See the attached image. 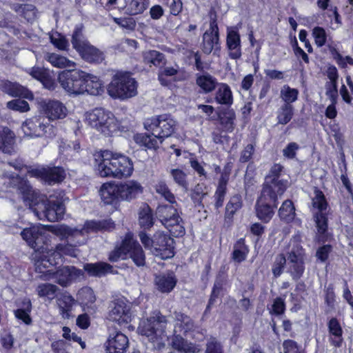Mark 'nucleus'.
I'll return each instance as SVG.
<instances>
[{
	"mask_svg": "<svg viewBox=\"0 0 353 353\" xmlns=\"http://www.w3.org/2000/svg\"><path fill=\"white\" fill-rule=\"evenodd\" d=\"M99 194L103 202L107 205L117 204L120 200L117 183H103L99 190Z\"/></svg>",
	"mask_w": 353,
	"mask_h": 353,
	"instance_id": "obj_26",
	"label": "nucleus"
},
{
	"mask_svg": "<svg viewBox=\"0 0 353 353\" xmlns=\"http://www.w3.org/2000/svg\"><path fill=\"white\" fill-rule=\"evenodd\" d=\"M58 288L51 283H42L37 287L38 295L41 297H47L53 299L55 297Z\"/></svg>",
	"mask_w": 353,
	"mask_h": 353,
	"instance_id": "obj_53",
	"label": "nucleus"
},
{
	"mask_svg": "<svg viewBox=\"0 0 353 353\" xmlns=\"http://www.w3.org/2000/svg\"><path fill=\"white\" fill-rule=\"evenodd\" d=\"M283 167L280 164H274L270 169L269 174L265 176L262 190L283 194L289 182L281 177Z\"/></svg>",
	"mask_w": 353,
	"mask_h": 353,
	"instance_id": "obj_16",
	"label": "nucleus"
},
{
	"mask_svg": "<svg viewBox=\"0 0 353 353\" xmlns=\"http://www.w3.org/2000/svg\"><path fill=\"white\" fill-rule=\"evenodd\" d=\"M306 254L305 250L299 244L294 245L288 253V272L294 281H298L305 272Z\"/></svg>",
	"mask_w": 353,
	"mask_h": 353,
	"instance_id": "obj_15",
	"label": "nucleus"
},
{
	"mask_svg": "<svg viewBox=\"0 0 353 353\" xmlns=\"http://www.w3.org/2000/svg\"><path fill=\"white\" fill-rule=\"evenodd\" d=\"M86 72L80 70H65L59 74L58 80L61 88L70 96L84 94Z\"/></svg>",
	"mask_w": 353,
	"mask_h": 353,
	"instance_id": "obj_9",
	"label": "nucleus"
},
{
	"mask_svg": "<svg viewBox=\"0 0 353 353\" xmlns=\"http://www.w3.org/2000/svg\"><path fill=\"white\" fill-rule=\"evenodd\" d=\"M109 95L114 99H125L137 94V81L127 72H117L108 85Z\"/></svg>",
	"mask_w": 353,
	"mask_h": 353,
	"instance_id": "obj_6",
	"label": "nucleus"
},
{
	"mask_svg": "<svg viewBox=\"0 0 353 353\" xmlns=\"http://www.w3.org/2000/svg\"><path fill=\"white\" fill-rule=\"evenodd\" d=\"M227 46L230 50L229 56L232 59L241 57L240 36L236 31L231 30L227 35Z\"/></svg>",
	"mask_w": 353,
	"mask_h": 353,
	"instance_id": "obj_30",
	"label": "nucleus"
},
{
	"mask_svg": "<svg viewBox=\"0 0 353 353\" xmlns=\"http://www.w3.org/2000/svg\"><path fill=\"white\" fill-rule=\"evenodd\" d=\"M109 319L119 324L127 323L130 321V307L126 301L118 299L110 305Z\"/></svg>",
	"mask_w": 353,
	"mask_h": 353,
	"instance_id": "obj_19",
	"label": "nucleus"
},
{
	"mask_svg": "<svg viewBox=\"0 0 353 353\" xmlns=\"http://www.w3.org/2000/svg\"><path fill=\"white\" fill-rule=\"evenodd\" d=\"M74 301V300L71 296H64L61 300H59V312L63 319H70V311Z\"/></svg>",
	"mask_w": 353,
	"mask_h": 353,
	"instance_id": "obj_48",
	"label": "nucleus"
},
{
	"mask_svg": "<svg viewBox=\"0 0 353 353\" xmlns=\"http://www.w3.org/2000/svg\"><path fill=\"white\" fill-rule=\"evenodd\" d=\"M21 235L22 238L34 249V253L32 255V259L35 265V255L46 254V252L51 249L48 248L47 240L48 232L46 227L43 225H34L29 228L24 229Z\"/></svg>",
	"mask_w": 353,
	"mask_h": 353,
	"instance_id": "obj_10",
	"label": "nucleus"
},
{
	"mask_svg": "<svg viewBox=\"0 0 353 353\" xmlns=\"http://www.w3.org/2000/svg\"><path fill=\"white\" fill-rule=\"evenodd\" d=\"M30 176L41 178L48 185L62 181L65 176L64 170L61 167H48L34 168L28 171Z\"/></svg>",
	"mask_w": 353,
	"mask_h": 353,
	"instance_id": "obj_18",
	"label": "nucleus"
},
{
	"mask_svg": "<svg viewBox=\"0 0 353 353\" xmlns=\"http://www.w3.org/2000/svg\"><path fill=\"white\" fill-rule=\"evenodd\" d=\"M328 330L331 337L332 345L336 347H340L342 343L343 330L339 321L336 318H332L328 322Z\"/></svg>",
	"mask_w": 353,
	"mask_h": 353,
	"instance_id": "obj_38",
	"label": "nucleus"
},
{
	"mask_svg": "<svg viewBox=\"0 0 353 353\" xmlns=\"http://www.w3.org/2000/svg\"><path fill=\"white\" fill-rule=\"evenodd\" d=\"M46 268L45 274L46 279H52L61 286H67L70 283L72 279L77 278L81 274V270L74 266H63L57 271L53 272L52 269Z\"/></svg>",
	"mask_w": 353,
	"mask_h": 353,
	"instance_id": "obj_17",
	"label": "nucleus"
},
{
	"mask_svg": "<svg viewBox=\"0 0 353 353\" xmlns=\"http://www.w3.org/2000/svg\"><path fill=\"white\" fill-rule=\"evenodd\" d=\"M285 303L284 299L281 297H277L274 300L272 307L270 310V313L271 314L279 316L283 314L285 312Z\"/></svg>",
	"mask_w": 353,
	"mask_h": 353,
	"instance_id": "obj_63",
	"label": "nucleus"
},
{
	"mask_svg": "<svg viewBox=\"0 0 353 353\" xmlns=\"http://www.w3.org/2000/svg\"><path fill=\"white\" fill-rule=\"evenodd\" d=\"M128 339L119 331L110 333L105 343L107 353H125L128 348Z\"/></svg>",
	"mask_w": 353,
	"mask_h": 353,
	"instance_id": "obj_21",
	"label": "nucleus"
},
{
	"mask_svg": "<svg viewBox=\"0 0 353 353\" xmlns=\"http://www.w3.org/2000/svg\"><path fill=\"white\" fill-rule=\"evenodd\" d=\"M144 125L147 130L152 132V135L138 134L134 136V141L148 149L156 150L159 143L173 134L176 121L170 114H165L148 119Z\"/></svg>",
	"mask_w": 353,
	"mask_h": 353,
	"instance_id": "obj_3",
	"label": "nucleus"
},
{
	"mask_svg": "<svg viewBox=\"0 0 353 353\" xmlns=\"http://www.w3.org/2000/svg\"><path fill=\"white\" fill-rule=\"evenodd\" d=\"M168 320L161 313L142 320L139 323V331L141 335L147 336L152 342H158L165 336Z\"/></svg>",
	"mask_w": 353,
	"mask_h": 353,
	"instance_id": "obj_12",
	"label": "nucleus"
},
{
	"mask_svg": "<svg viewBox=\"0 0 353 353\" xmlns=\"http://www.w3.org/2000/svg\"><path fill=\"white\" fill-rule=\"evenodd\" d=\"M176 206L173 204L159 205L156 210V216L172 236L179 237L185 234V228Z\"/></svg>",
	"mask_w": 353,
	"mask_h": 353,
	"instance_id": "obj_7",
	"label": "nucleus"
},
{
	"mask_svg": "<svg viewBox=\"0 0 353 353\" xmlns=\"http://www.w3.org/2000/svg\"><path fill=\"white\" fill-rule=\"evenodd\" d=\"M202 50L206 54H210L213 50L214 53L220 50L219 28L215 19L211 20L209 30L203 34Z\"/></svg>",
	"mask_w": 353,
	"mask_h": 353,
	"instance_id": "obj_20",
	"label": "nucleus"
},
{
	"mask_svg": "<svg viewBox=\"0 0 353 353\" xmlns=\"http://www.w3.org/2000/svg\"><path fill=\"white\" fill-rule=\"evenodd\" d=\"M154 281L157 289L163 293L170 292L177 283V279L172 272L157 275Z\"/></svg>",
	"mask_w": 353,
	"mask_h": 353,
	"instance_id": "obj_27",
	"label": "nucleus"
},
{
	"mask_svg": "<svg viewBox=\"0 0 353 353\" xmlns=\"http://www.w3.org/2000/svg\"><path fill=\"white\" fill-rule=\"evenodd\" d=\"M45 59L50 62L53 66L63 68H70L74 66V63L66 57L61 56L56 53H47L45 57Z\"/></svg>",
	"mask_w": 353,
	"mask_h": 353,
	"instance_id": "obj_41",
	"label": "nucleus"
},
{
	"mask_svg": "<svg viewBox=\"0 0 353 353\" xmlns=\"http://www.w3.org/2000/svg\"><path fill=\"white\" fill-rule=\"evenodd\" d=\"M248 252L249 249L245 243V239L241 238L234 244L231 258L234 261L240 263L246 259Z\"/></svg>",
	"mask_w": 353,
	"mask_h": 353,
	"instance_id": "obj_39",
	"label": "nucleus"
},
{
	"mask_svg": "<svg viewBox=\"0 0 353 353\" xmlns=\"http://www.w3.org/2000/svg\"><path fill=\"white\" fill-rule=\"evenodd\" d=\"M15 135L8 127L0 125V150L11 154L14 150Z\"/></svg>",
	"mask_w": 353,
	"mask_h": 353,
	"instance_id": "obj_28",
	"label": "nucleus"
},
{
	"mask_svg": "<svg viewBox=\"0 0 353 353\" xmlns=\"http://www.w3.org/2000/svg\"><path fill=\"white\" fill-rule=\"evenodd\" d=\"M85 79L84 93L88 92L91 95H99L103 92L101 81L97 77L86 72Z\"/></svg>",
	"mask_w": 353,
	"mask_h": 353,
	"instance_id": "obj_35",
	"label": "nucleus"
},
{
	"mask_svg": "<svg viewBox=\"0 0 353 353\" xmlns=\"http://www.w3.org/2000/svg\"><path fill=\"white\" fill-rule=\"evenodd\" d=\"M80 150V143L78 141H61L59 145V150L62 153L70 154L72 152H78Z\"/></svg>",
	"mask_w": 353,
	"mask_h": 353,
	"instance_id": "obj_61",
	"label": "nucleus"
},
{
	"mask_svg": "<svg viewBox=\"0 0 353 353\" xmlns=\"http://www.w3.org/2000/svg\"><path fill=\"white\" fill-rule=\"evenodd\" d=\"M171 316L174 321V333L185 334L194 329V321L187 314L180 311H174Z\"/></svg>",
	"mask_w": 353,
	"mask_h": 353,
	"instance_id": "obj_25",
	"label": "nucleus"
},
{
	"mask_svg": "<svg viewBox=\"0 0 353 353\" xmlns=\"http://www.w3.org/2000/svg\"><path fill=\"white\" fill-rule=\"evenodd\" d=\"M286 263L287 259L284 254H281L276 256L272 268V274L274 277L277 278L281 276Z\"/></svg>",
	"mask_w": 353,
	"mask_h": 353,
	"instance_id": "obj_58",
	"label": "nucleus"
},
{
	"mask_svg": "<svg viewBox=\"0 0 353 353\" xmlns=\"http://www.w3.org/2000/svg\"><path fill=\"white\" fill-rule=\"evenodd\" d=\"M235 117V113L232 110H226L218 114L221 125L228 132L233 131Z\"/></svg>",
	"mask_w": 353,
	"mask_h": 353,
	"instance_id": "obj_46",
	"label": "nucleus"
},
{
	"mask_svg": "<svg viewBox=\"0 0 353 353\" xmlns=\"http://www.w3.org/2000/svg\"><path fill=\"white\" fill-rule=\"evenodd\" d=\"M279 216L280 219L286 222L292 221L295 217V208L292 201L285 200L279 209Z\"/></svg>",
	"mask_w": 353,
	"mask_h": 353,
	"instance_id": "obj_40",
	"label": "nucleus"
},
{
	"mask_svg": "<svg viewBox=\"0 0 353 353\" xmlns=\"http://www.w3.org/2000/svg\"><path fill=\"white\" fill-rule=\"evenodd\" d=\"M78 299L83 305L89 306L94 303L96 301V297L93 290L90 288H83L78 292Z\"/></svg>",
	"mask_w": 353,
	"mask_h": 353,
	"instance_id": "obj_52",
	"label": "nucleus"
},
{
	"mask_svg": "<svg viewBox=\"0 0 353 353\" xmlns=\"http://www.w3.org/2000/svg\"><path fill=\"white\" fill-rule=\"evenodd\" d=\"M283 194L261 190L256 203L257 217L264 223H268L273 217L277 208L278 199Z\"/></svg>",
	"mask_w": 353,
	"mask_h": 353,
	"instance_id": "obj_13",
	"label": "nucleus"
},
{
	"mask_svg": "<svg viewBox=\"0 0 353 353\" xmlns=\"http://www.w3.org/2000/svg\"><path fill=\"white\" fill-rule=\"evenodd\" d=\"M214 100L221 105H231L233 97L229 85L225 83H219L215 89Z\"/></svg>",
	"mask_w": 353,
	"mask_h": 353,
	"instance_id": "obj_29",
	"label": "nucleus"
},
{
	"mask_svg": "<svg viewBox=\"0 0 353 353\" xmlns=\"http://www.w3.org/2000/svg\"><path fill=\"white\" fill-rule=\"evenodd\" d=\"M313 207L319 210V212H323L326 210L327 203L323 192L316 189L314 190V196L312 199Z\"/></svg>",
	"mask_w": 353,
	"mask_h": 353,
	"instance_id": "obj_55",
	"label": "nucleus"
},
{
	"mask_svg": "<svg viewBox=\"0 0 353 353\" xmlns=\"http://www.w3.org/2000/svg\"><path fill=\"white\" fill-rule=\"evenodd\" d=\"M228 176L222 174L219 179V184L214 194V207L216 210H219L223 205L225 196L227 192V184Z\"/></svg>",
	"mask_w": 353,
	"mask_h": 353,
	"instance_id": "obj_36",
	"label": "nucleus"
},
{
	"mask_svg": "<svg viewBox=\"0 0 353 353\" xmlns=\"http://www.w3.org/2000/svg\"><path fill=\"white\" fill-rule=\"evenodd\" d=\"M97 170L102 177L121 179L130 176L134 170L132 160L120 153L103 151Z\"/></svg>",
	"mask_w": 353,
	"mask_h": 353,
	"instance_id": "obj_4",
	"label": "nucleus"
},
{
	"mask_svg": "<svg viewBox=\"0 0 353 353\" xmlns=\"http://www.w3.org/2000/svg\"><path fill=\"white\" fill-rule=\"evenodd\" d=\"M148 4V0H131L127 12L130 15L142 13L147 8Z\"/></svg>",
	"mask_w": 353,
	"mask_h": 353,
	"instance_id": "obj_54",
	"label": "nucleus"
},
{
	"mask_svg": "<svg viewBox=\"0 0 353 353\" xmlns=\"http://www.w3.org/2000/svg\"><path fill=\"white\" fill-rule=\"evenodd\" d=\"M84 270L90 276L101 277L112 272V266L105 262L86 263L84 265Z\"/></svg>",
	"mask_w": 353,
	"mask_h": 353,
	"instance_id": "obj_32",
	"label": "nucleus"
},
{
	"mask_svg": "<svg viewBox=\"0 0 353 353\" xmlns=\"http://www.w3.org/2000/svg\"><path fill=\"white\" fill-rule=\"evenodd\" d=\"M124 249L128 255L138 267H143L145 264V255L142 247L133 239L125 237L124 239Z\"/></svg>",
	"mask_w": 353,
	"mask_h": 353,
	"instance_id": "obj_23",
	"label": "nucleus"
},
{
	"mask_svg": "<svg viewBox=\"0 0 353 353\" xmlns=\"http://www.w3.org/2000/svg\"><path fill=\"white\" fill-rule=\"evenodd\" d=\"M139 236L145 248L149 250L154 256L161 259L174 256V241L169 235L158 231L151 238L145 232L141 231Z\"/></svg>",
	"mask_w": 353,
	"mask_h": 353,
	"instance_id": "obj_5",
	"label": "nucleus"
},
{
	"mask_svg": "<svg viewBox=\"0 0 353 353\" xmlns=\"http://www.w3.org/2000/svg\"><path fill=\"white\" fill-rule=\"evenodd\" d=\"M7 107L9 109L25 112L30 110L29 104L27 101L22 99H14L7 103Z\"/></svg>",
	"mask_w": 353,
	"mask_h": 353,
	"instance_id": "obj_60",
	"label": "nucleus"
},
{
	"mask_svg": "<svg viewBox=\"0 0 353 353\" xmlns=\"http://www.w3.org/2000/svg\"><path fill=\"white\" fill-rule=\"evenodd\" d=\"M143 59L145 63L153 65L156 67L165 65L166 59L162 52L155 50H149L143 52Z\"/></svg>",
	"mask_w": 353,
	"mask_h": 353,
	"instance_id": "obj_37",
	"label": "nucleus"
},
{
	"mask_svg": "<svg viewBox=\"0 0 353 353\" xmlns=\"http://www.w3.org/2000/svg\"><path fill=\"white\" fill-rule=\"evenodd\" d=\"M43 112L46 118L50 121L64 119L68 114V110L65 105L57 100H50L43 105Z\"/></svg>",
	"mask_w": 353,
	"mask_h": 353,
	"instance_id": "obj_24",
	"label": "nucleus"
},
{
	"mask_svg": "<svg viewBox=\"0 0 353 353\" xmlns=\"http://www.w3.org/2000/svg\"><path fill=\"white\" fill-rule=\"evenodd\" d=\"M119 198L121 201H131L135 199L143 192V187L141 183L134 180H128L125 182L117 183Z\"/></svg>",
	"mask_w": 353,
	"mask_h": 353,
	"instance_id": "obj_22",
	"label": "nucleus"
},
{
	"mask_svg": "<svg viewBox=\"0 0 353 353\" xmlns=\"http://www.w3.org/2000/svg\"><path fill=\"white\" fill-rule=\"evenodd\" d=\"M178 73V70L173 67H165L159 70L158 79L160 83L163 86H168L170 84V81L167 79L168 77H173Z\"/></svg>",
	"mask_w": 353,
	"mask_h": 353,
	"instance_id": "obj_56",
	"label": "nucleus"
},
{
	"mask_svg": "<svg viewBox=\"0 0 353 353\" xmlns=\"http://www.w3.org/2000/svg\"><path fill=\"white\" fill-rule=\"evenodd\" d=\"M4 91L12 97H22L30 100L34 99L33 94L31 91L17 83H6Z\"/></svg>",
	"mask_w": 353,
	"mask_h": 353,
	"instance_id": "obj_33",
	"label": "nucleus"
},
{
	"mask_svg": "<svg viewBox=\"0 0 353 353\" xmlns=\"http://www.w3.org/2000/svg\"><path fill=\"white\" fill-rule=\"evenodd\" d=\"M196 84L204 92L208 93L215 90L219 83L214 77L209 74H205L196 78Z\"/></svg>",
	"mask_w": 353,
	"mask_h": 353,
	"instance_id": "obj_44",
	"label": "nucleus"
},
{
	"mask_svg": "<svg viewBox=\"0 0 353 353\" xmlns=\"http://www.w3.org/2000/svg\"><path fill=\"white\" fill-rule=\"evenodd\" d=\"M139 221L141 228L149 229L154 225L152 210L147 204L141 207L139 212Z\"/></svg>",
	"mask_w": 353,
	"mask_h": 353,
	"instance_id": "obj_42",
	"label": "nucleus"
},
{
	"mask_svg": "<svg viewBox=\"0 0 353 353\" xmlns=\"http://www.w3.org/2000/svg\"><path fill=\"white\" fill-rule=\"evenodd\" d=\"M14 10L21 14L24 18L28 21L32 19L35 17V7L28 4H16L13 7Z\"/></svg>",
	"mask_w": 353,
	"mask_h": 353,
	"instance_id": "obj_57",
	"label": "nucleus"
},
{
	"mask_svg": "<svg viewBox=\"0 0 353 353\" xmlns=\"http://www.w3.org/2000/svg\"><path fill=\"white\" fill-rule=\"evenodd\" d=\"M170 174L172 177L175 183H176L179 187L188 190V183L186 179L187 175L182 170L179 168L171 169Z\"/></svg>",
	"mask_w": 353,
	"mask_h": 353,
	"instance_id": "obj_51",
	"label": "nucleus"
},
{
	"mask_svg": "<svg viewBox=\"0 0 353 353\" xmlns=\"http://www.w3.org/2000/svg\"><path fill=\"white\" fill-rule=\"evenodd\" d=\"M32 311V303L29 299L25 298L22 300L20 307L14 311L15 317L23 322L26 325L32 323L30 312Z\"/></svg>",
	"mask_w": 353,
	"mask_h": 353,
	"instance_id": "obj_34",
	"label": "nucleus"
},
{
	"mask_svg": "<svg viewBox=\"0 0 353 353\" xmlns=\"http://www.w3.org/2000/svg\"><path fill=\"white\" fill-rule=\"evenodd\" d=\"M207 194L206 186L203 183H198L191 190L190 197L195 205L203 206L202 201Z\"/></svg>",
	"mask_w": 353,
	"mask_h": 353,
	"instance_id": "obj_47",
	"label": "nucleus"
},
{
	"mask_svg": "<svg viewBox=\"0 0 353 353\" xmlns=\"http://www.w3.org/2000/svg\"><path fill=\"white\" fill-rule=\"evenodd\" d=\"M22 130L26 136L30 137H53L55 135L54 128L46 122L44 116H35L27 119L22 124Z\"/></svg>",
	"mask_w": 353,
	"mask_h": 353,
	"instance_id": "obj_14",
	"label": "nucleus"
},
{
	"mask_svg": "<svg viewBox=\"0 0 353 353\" xmlns=\"http://www.w3.org/2000/svg\"><path fill=\"white\" fill-rule=\"evenodd\" d=\"M72 44L81 58L91 63H99L104 60L103 52L92 46L84 37L82 27L77 26L72 33Z\"/></svg>",
	"mask_w": 353,
	"mask_h": 353,
	"instance_id": "obj_8",
	"label": "nucleus"
},
{
	"mask_svg": "<svg viewBox=\"0 0 353 353\" xmlns=\"http://www.w3.org/2000/svg\"><path fill=\"white\" fill-rule=\"evenodd\" d=\"M294 115V107L292 104L283 103L277 111V123L285 125L290 121Z\"/></svg>",
	"mask_w": 353,
	"mask_h": 353,
	"instance_id": "obj_45",
	"label": "nucleus"
},
{
	"mask_svg": "<svg viewBox=\"0 0 353 353\" xmlns=\"http://www.w3.org/2000/svg\"><path fill=\"white\" fill-rule=\"evenodd\" d=\"M170 344L174 349L179 352L185 353H196L199 352V349L196 346L184 339L179 333H174Z\"/></svg>",
	"mask_w": 353,
	"mask_h": 353,
	"instance_id": "obj_31",
	"label": "nucleus"
},
{
	"mask_svg": "<svg viewBox=\"0 0 353 353\" xmlns=\"http://www.w3.org/2000/svg\"><path fill=\"white\" fill-rule=\"evenodd\" d=\"M3 176L9 179L10 185L17 188L23 195V199L29 202L34 214L40 220L54 222L62 219L65 213V205L62 201L55 200L53 195H50L49 199L39 195L28 181L18 174L6 172Z\"/></svg>",
	"mask_w": 353,
	"mask_h": 353,
	"instance_id": "obj_2",
	"label": "nucleus"
},
{
	"mask_svg": "<svg viewBox=\"0 0 353 353\" xmlns=\"http://www.w3.org/2000/svg\"><path fill=\"white\" fill-rule=\"evenodd\" d=\"M299 90L296 88H292L288 85H285L281 90V98L284 101V103L291 104L298 99Z\"/></svg>",
	"mask_w": 353,
	"mask_h": 353,
	"instance_id": "obj_50",
	"label": "nucleus"
},
{
	"mask_svg": "<svg viewBox=\"0 0 353 353\" xmlns=\"http://www.w3.org/2000/svg\"><path fill=\"white\" fill-rule=\"evenodd\" d=\"M318 233L324 234L327 230V218L324 212H317L314 216Z\"/></svg>",
	"mask_w": 353,
	"mask_h": 353,
	"instance_id": "obj_59",
	"label": "nucleus"
},
{
	"mask_svg": "<svg viewBox=\"0 0 353 353\" xmlns=\"http://www.w3.org/2000/svg\"><path fill=\"white\" fill-rule=\"evenodd\" d=\"M50 231L61 239H68L66 243H59L56 250L51 249L46 254H37L35 259V270L37 272H45L46 268H52L61 260V254L76 257L78 250L77 247L86 242L85 234L99 230H109L114 228L111 220L88 221L81 229L72 228L65 225L48 226Z\"/></svg>",
	"mask_w": 353,
	"mask_h": 353,
	"instance_id": "obj_1",
	"label": "nucleus"
},
{
	"mask_svg": "<svg viewBox=\"0 0 353 353\" xmlns=\"http://www.w3.org/2000/svg\"><path fill=\"white\" fill-rule=\"evenodd\" d=\"M155 190L169 203L171 204H176V205H177L175 200V196L171 192L165 181H159L155 185Z\"/></svg>",
	"mask_w": 353,
	"mask_h": 353,
	"instance_id": "obj_49",
	"label": "nucleus"
},
{
	"mask_svg": "<svg viewBox=\"0 0 353 353\" xmlns=\"http://www.w3.org/2000/svg\"><path fill=\"white\" fill-rule=\"evenodd\" d=\"M87 120L92 128L97 129L105 136H110L118 128L113 114L103 108H96L92 110L88 114Z\"/></svg>",
	"mask_w": 353,
	"mask_h": 353,
	"instance_id": "obj_11",
	"label": "nucleus"
},
{
	"mask_svg": "<svg viewBox=\"0 0 353 353\" xmlns=\"http://www.w3.org/2000/svg\"><path fill=\"white\" fill-rule=\"evenodd\" d=\"M243 206L241 195L236 194L231 196L225 206V217L232 219L234 214Z\"/></svg>",
	"mask_w": 353,
	"mask_h": 353,
	"instance_id": "obj_43",
	"label": "nucleus"
},
{
	"mask_svg": "<svg viewBox=\"0 0 353 353\" xmlns=\"http://www.w3.org/2000/svg\"><path fill=\"white\" fill-rule=\"evenodd\" d=\"M205 353H223V346L215 338H210L206 344Z\"/></svg>",
	"mask_w": 353,
	"mask_h": 353,
	"instance_id": "obj_64",
	"label": "nucleus"
},
{
	"mask_svg": "<svg viewBox=\"0 0 353 353\" xmlns=\"http://www.w3.org/2000/svg\"><path fill=\"white\" fill-rule=\"evenodd\" d=\"M331 53L333 59L336 61L337 64L345 68L347 66V64H350L353 65V59L350 56H346L343 57L336 49L333 48L331 50Z\"/></svg>",
	"mask_w": 353,
	"mask_h": 353,
	"instance_id": "obj_62",
	"label": "nucleus"
}]
</instances>
